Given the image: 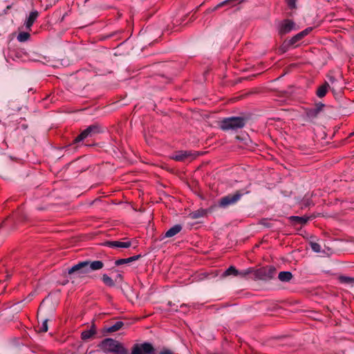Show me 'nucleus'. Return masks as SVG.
Returning <instances> with one entry per match:
<instances>
[{
	"label": "nucleus",
	"mask_w": 354,
	"mask_h": 354,
	"mask_svg": "<svg viewBox=\"0 0 354 354\" xmlns=\"http://www.w3.org/2000/svg\"><path fill=\"white\" fill-rule=\"evenodd\" d=\"M104 267V263L102 261H84L74 265L68 269V273L71 274L75 272L80 274H88L92 271H96Z\"/></svg>",
	"instance_id": "nucleus-1"
},
{
	"label": "nucleus",
	"mask_w": 354,
	"mask_h": 354,
	"mask_svg": "<svg viewBox=\"0 0 354 354\" xmlns=\"http://www.w3.org/2000/svg\"><path fill=\"white\" fill-rule=\"evenodd\" d=\"M102 351L106 353H114V354H127V351L118 342L111 339L106 338L100 344Z\"/></svg>",
	"instance_id": "nucleus-2"
},
{
	"label": "nucleus",
	"mask_w": 354,
	"mask_h": 354,
	"mask_svg": "<svg viewBox=\"0 0 354 354\" xmlns=\"http://www.w3.org/2000/svg\"><path fill=\"white\" fill-rule=\"evenodd\" d=\"M245 124V120L242 117H230L223 119L221 122V128L224 131L243 128Z\"/></svg>",
	"instance_id": "nucleus-3"
},
{
	"label": "nucleus",
	"mask_w": 354,
	"mask_h": 354,
	"mask_svg": "<svg viewBox=\"0 0 354 354\" xmlns=\"http://www.w3.org/2000/svg\"><path fill=\"white\" fill-rule=\"evenodd\" d=\"M249 193L250 191L245 189L236 191L233 194L221 198L218 201V206L222 208H226L230 205H234L243 195Z\"/></svg>",
	"instance_id": "nucleus-4"
},
{
	"label": "nucleus",
	"mask_w": 354,
	"mask_h": 354,
	"mask_svg": "<svg viewBox=\"0 0 354 354\" xmlns=\"http://www.w3.org/2000/svg\"><path fill=\"white\" fill-rule=\"evenodd\" d=\"M276 274V268L272 266L261 268L253 271V279L254 280L268 281L272 279Z\"/></svg>",
	"instance_id": "nucleus-5"
},
{
	"label": "nucleus",
	"mask_w": 354,
	"mask_h": 354,
	"mask_svg": "<svg viewBox=\"0 0 354 354\" xmlns=\"http://www.w3.org/2000/svg\"><path fill=\"white\" fill-rule=\"evenodd\" d=\"M102 131V128L98 124H93L88 127L86 129L81 132V133L77 136L73 140L74 143H77L87 137H92L94 135L99 133Z\"/></svg>",
	"instance_id": "nucleus-6"
},
{
	"label": "nucleus",
	"mask_w": 354,
	"mask_h": 354,
	"mask_svg": "<svg viewBox=\"0 0 354 354\" xmlns=\"http://www.w3.org/2000/svg\"><path fill=\"white\" fill-rule=\"evenodd\" d=\"M134 354H156L153 345L149 342L134 344Z\"/></svg>",
	"instance_id": "nucleus-7"
},
{
	"label": "nucleus",
	"mask_w": 354,
	"mask_h": 354,
	"mask_svg": "<svg viewBox=\"0 0 354 354\" xmlns=\"http://www.w3.org/2000/svg\"><path fill=\"white\" fill-rule=\"evenodd\" d=\"M198 152H192V151H179L175 156H173V159L176 161H191L195 159L198 156Z\"/></svg>",
	"instance_id": "nucleus-8"
},
{
	"label": "nucleus",
	"mask_w": 354,
	"mask_h": 354,
	"mask_svg": "<svg viewBox=\"0 0 354 354\" xmlns=\"http://www.w3.org/2000/svg\"><path fill=\"white\" fill-rule=\"evenodd\" d=\"M325 104L319 102L315 104V106L310 109H307L306 110V114L307 118L310 120H313L317 118L319 114L323 111Z\"/></svg>",
	"instance_id": "nucleus-9"
},
{
	"label": "nucleus",
	"mask_w": 354,
	"mask_h": 354,
	"mask_svg": "<svg viewBox=\"0 0 354 354\" xmlns=\"http://www.w3.org/2000/svg\"><path fill=\"white\" fill-rule=\"evenodd\" d=\"M295 28V24L290 19H285L282 21L280 24L279 33L280 35H285L290 32L292 30Z\"/></svg>",
	"instance_id": "nucleus-10"
},
{
	"label": "nucleus",
	"mask_w": 354,
	"mask_h": 354,
	"mask_svg": "<svg viewBox=\"0 0 354 354\" xmlns=\"http://www.w3.org/2000/svg\"><path fill=\"white\" fill-rule=\"evenodd\" d=\"M124 325V323L123 322L118 320L114 324L109 323L106 324L101 332H116L120 329H125L122 328Z\"/></svg>",
	"instance_id": "nucleus-11"
},
{
	"label": "nucleus",
	"mask_w": 354,
	"mask_h": 354,
	"mask_svg": "<svg viewBox=\"0 0 354 354\" xmlns=\"http://www.w3.org/2000/svg\"><path fill=\"white\" fill-rule=\"evenodd\" d=\"M39 17V12L37 10H32L30 12L29 16L26 19L24 26L28 30H31V27L32 26L35 21L37 20Z\"/></svg>",
	"instance_id": "nucleus-12"
},
{
	"label": "nucleus",
	"mask_w": 354,
	"mask_h": 354,
	"mask_svg": "<svg viewBox=\"0 0 354 354\" xmlns=\"http://www.w3.org/2000/svg\"><path fill=\"white\" fill-rule=\"evenodd\" d=\"M106 246L115 248H127L131 246V241H112L105 243Z\"/></svg>",
	"instance_id": "nucleus-13"
},
{
	"label": "nucleus",
	"mask_w": 354,
	"mask_h": 354,
	"mask_svg": "<svg viewBox=\"0 0 354 354\" xmlns=\"http://www.w3.org/2000/svg\"><path fill=\"white\" fill-rule=\"evenodd\" d=\"M313 30L312 28H307L304 30L299 32L294 37H292L290 39H289V42L292 46L295 45L297 41L303 39L305 36H306L311 30Z\"/></svg>",
	"instance_id": "nucleus-14"
},
{
	"label": "nucleus",
	"mask_w": 354,
	"mask_h": 354,
	"mask_svg": "<svg viewBox=\"0 0 354 354\" xmlns=\"http://www.w3.org/2000/svg\"><path fill=\"white\" fill-rule=\"evenodd\" d=\"M181 230L182 226L180 225H175L165 232V237H172L180 232Z\"/></svg>",
	"instance_id": "nucleus-15"
},
{
	"label": "nucleus",
	"mask_w": 354,
	"mask_h": 354,
	"mask_svg": "<svg viewBox=\"0 0 354 354\" xmlns=\"http://www.w3.org/2000/svg\"><path fill=\"white\" fill-rule=\"evenodd\" d=\"M328 88H330V85L328 82H325L324 84L320 86L317 91V95L319 97H323L326 95Z\"/></svg>",
	"instance_id": "nucleus-16"
},
{
	"label": "nucleus",
	"mask_w": 354,
	"mask_h": 354,
	"mask_svg": "<svg viewBox=\"0 0 354 354\" xmlns=\"http://www.w3.org/2000/svg\"><path fill=\"white\" fill-rule=\"evenodd\" d=\"M278 278L282 282H288L292 279V274L289 271L280 272Z\"/></svg>",
	"instance_id": "nucleus-17"
},
{
	"label": "nucleus",
	"mask_w": 354,
	"mask_h": 354,
	"mask_svg": "<svg viewBox=\"0 0 354 354\" xmlns=\"http://www.w3.org/2000/svg\"><path fill=\"white\" fill-rule=\"evenodd\" d=\"M241 2V1H240V0H225V1L218 3V5H216L214 8H213L211 10V11L212 12L216 11L219 8H221V7H223L224 6H226V5H230V4H232V3H234V4H232V6H234L236 3H239Z\"/></svg>",
	"instance_id": "nucleus-18"
},
{
	"label": "nucleus",
	"mask_w": 354,
	"mask_h": 354,
	"mask_svg": "<svg viewBox=\"0 0 354 354\" xmlns=\"http://www.w3.org/2000/svg\"><path fill=\"white\" fill-rule=\"evenodd\" d=\"M290 219L295 224L298 223V224H301V225H304L308 221V220L310 219V217L294 216H291Z\"/></svg>",
	"instance_id": "nucleus-19"
},
{
	"label": "nucleus",
	"mask_w": 354,
	"mask_h": 354,
	"mask_svg": "<svg viewBox=\"0 0 354 354\" xmlns=\"http://www.w3.org/2000/svg\"><path fill=\"white\" fill-rule=\"evenodd\" d=\"M207 212L205 209H200L194 211L189 214V217L192 219H197L203 217L206 214Z\"/></svg>",
	"instance_id": "nucleus-20"
},
{
	"label": "nucleus",
	"mask_w": 354,
	"mask_h": 354,
	"mask_svg": "<svg viewBox=\"0 0 354 354\" xmlns=\"http://www.w3.org/2000/svg\"><path fill=\"white\" fill-rule=\"evenodd\" d=\"M236 273H237V269H236L235 267L232 266L230 268H228L225 272H223L221 277L225 278L230 275L236 277Z\"/></svg>",
	"instance_id": "nucleus-21"
},
{
	"label": "nucleus",
	"mask_w": 354,
	"mask_h": 354,
	"mask_svg": "<svg viewBox=\"0 0 354 354\" xmlns=\"http://www.w3.org/2000/svg\"><path fill=\"white\" fill-rule=\"evenodd\" d=\"M253 270L252 268H248L243 270H238L237 273H236V277H239L241 278H245L247 275H248L250 273H253Z\"/></svg>",
	"instance_id": "nucleus-22"
},
{
	"label": "nucleus",
	"mask_w": 354,
	"mask_h": 354,
	"mask_svg": "<svg viewBox=\"0 0 354 354\" xmlns=\"http://www.w3.org/2000/svg\"><path fill=\"white\" fill-rule=\"evenodd\" d=\"M30 34L27 32H21L17 35V40L20 42H25L30 38Z\"/></svg>",
	"instance_id": "nucleus-23"
},
{
	"label": "nucleus",
	"mask_w": 354,
	"mask_h": 354,
	"mask_svg": "<svg viewBox=\"0 0 354 354\" xmlns=\"http://www.w3.org/2000/svg\"><path fill=\"white\" fill-rule=\"evenodd\" d=\"M339 280L342 283L353 284L354 283V278L346 276H340Z\"/></svg>",
	"instance_id": "nucleus-24"
},
{
	"label": "nucleus",
	"mask_w": 354,
	"mask_h": 354,
	"mask_svg": "<svg viewBox=\"0 0 354 354\" xmlns=\"http://www.w3.org/2000/svg\"><path fill=\"white\" fill-rule=\"evenodd\" d=\"M102 281L103 282L109 286H114V281L113 280L109 277L107 274H104L102 277Z\"/></svg>",
	"instance_id": "nucleus-25"
},
{
	"label": "nucleus",
	"mask_w": 354,
	"mask_h": 354,
	"mask_svg": "<svg viewBox=\"0 0 354 354\" xmlns=\"http://www.w3.org/2000/svg\"><path fill=\"white\" fill-rule=\"evenodd\" d=\"M133 261V257H130L127 259H120L115 261V265L116 266H120L127 263L132 262Z\"/></svg>",
	"instance_id": "nucleus-26"
},
{
	"label": "nucleus",
	"mask_w": 354,
	"mask_h": 354,
	"mask_svg": "<svg viewBox=\"0 0 354 354\" xmlns=\"http://www.w3.org/2000/svg\"><path fill=\"white\" fill-rule=\"evenodd\" d=\"M292 46V45L290 44V43L289 42V41H288V40L285 41L282 44V45L281 46V47H280L279 50H280V51H281V53H286V52L288 50V48H289L290 46Z\"/></svg>",
	"instance_id": "nucleus-27"
},
{
	"label": "nucleus",
	"mask_w": 354,
	"mask_h": 354,
	"mask_svg": "<svg viewBox=\"0 0 354 354\" xmlns=\"http://www.w3.org/2000/svg\"><path fill=\"white\" fill-rule=\"evenodd\" d=\"M48 329V319H46L42 322V324L38 332H47Z\"/></svg>",
	"instance_id": "nucleus-28"
},
{
	"label": "nucleus",
	"mask_w": 354,
	"mask_h": 354,
	"mask_svg": "<svg viewBox=\"0 0 354 354\" xmlns=\"http://www.w3.org/2000/svg\"><path fill=\"white\" fill-rule=\"evenodd\" d=\"M310 247L311 249L315 252H319L321 251V246L317 243H311Z\"/></svg>",
	"instance_id": "nucleus-29"
},
{
	"label": "nucleus",
	"mask_w": 354,
	"mask_h": 354,
	"mask_svg": "<svg viewBox=\"0 0 354 354\" xmlns=\"http://www.w3.org/2000/svg\"><path fill=\"white\" fill-rule=\"evenodd\" d=\"M95 334V333H81L82 339L83 340H88L89 339L93 338Z\"/></svg>",
	"instance_id": "nucleus-30"
},
{
	"label": "nucleus",
	"mask_w": 354,
	"mask_h": 354,
	"mask_svg": "<svg viewBox=\"0 0 354 354\" xmlns=\"http://www.w3.org/2000/svg\"><path fill=\"white\" fill-rule=\"evenodd\" d=\"M286 3L291 9L296 8V0H286Z\"/></svg>",
	"instance_id": "nucleus-31"
},
{
	"label": "nucleus",
	"mask_w": 354,
	"mask_h": 354,
	"mask_svg": "<svg viewBox=\"0 0 354 354\" xmlns=\"http://www.w3.org/2000/svg\"><path fill=\"white\" fill-rule=\"evenodd\" d=\"M82 332H95V326L92 324L90 328L84 329L83 330H82Z\"/></svg>",
	"instance_id": "nucleus-32"
},
{
	"label": "nucleus",
	"mask_w": 354,
	"mask_h": 354,
	"mask_svg": "<svg viewBox=\"0 0 354 354\" xmlns=\"http://www.w3.org/2000/svg\"><path fill=\"white\" fill-rule=\"evenodd\" d=\"M261 224L264 225L266 227H271V224L266 220H263L261 221Z\"/></svg>",
	"instance_id": "nucleus-33"
},
{
	"label": "nucleus",
	"mask_w": 354,
	"mask_h": 354,
	"mask_svg": "<svg viewBox=\"0 0 354 354\" xmlns=\"http://www.w3.org/2000/svg\"><path fill=\"white\" fill-rule=\"evenodd\" d=\"M329 80L332 84H333L336 82L335 77L332 76L329 77Z\"/></svg>",
	"instance_id": "nucleus-34"
},
{
	"label": "nucleus",
	"mask_w": 354,
	"mask_h": 354,
	"mask_svg": "<svg viewBox=\"0 0 354 354\" xmlns=\"http://www.w3.org/2000/svg\"><path fill=\"white\" fill-rule=\"evenodd\" d=\"M140 257V254L138 255H134V261L138 259Z\"/></svg>",
	"instance_id": "nucleus-35"
},
{
	"label": "nucleus",
	"mask_w": 354,
	"mask_h": 354,
	"mask_svg": "<svg viewBox=\"0 0 354 354\" xmlns=\"http://www.w3.org/2000/svg\"><path fill=\"white\" fill-rule=\"evenodd\" d=\"M330 89H331L333 93H335L336 88H335V87L334 86Z\"/></svg>",
	"instance_id": "nucleus-36"
},
{
	"label": "nucleus",
	"mask_w": 354,
	"mask_h": 354,
	"mask_svg": "<svg viewBox=\"0 0 354 354\" xmlns=\"http://www.w3.org/2000/svg\"><path fill=\"white\" fill-rule=\"evenodd\" d=\"M10 8H11V6L10 5V6H8L6 8L10 9Z\"/></svg>",
	"instance_id": "nucleus-37"
},
{
	"label": "nucleus",
	"mask_w": 354,
	"mask_h": 354,
	"mask_svg": "<svg viewBox=\"0 0 354 354\" xmlns=\"http://www.w3.org/2000/svg\"><path fill=\"white\" fill-rule=\"evenodd\" d=\"M133 348H131V353L133 354Z\"/></svg>",
	"instance_id": "nucleus-38"
}]
</instances>
